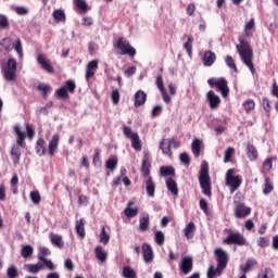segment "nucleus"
<instances>
[{"instance_id":"nucleus-1","label":"nucleus","mask_w":278,"mask_h":278,"mask_svg":"<svg viewBox=\"0 0 278 278\" xmlns=\"http://www.w3.org/2000/svg\"><path fill=\"white\" fill-rule=\"evenodd\" d=\"M238 41L239 45L236 46V49L243 64H245L250 71H255V66L253 65V48L251 47V41L247 40L244 36H239Z\"/></svg>"},{"instance_id":"nucleus-2","label":"nucleus","mask_w":278,"mask_h":278,"mask_svg":"<svg viewBox=\"0 0 278 278\" xmlns=\"http://www.w3.org/2000/svg\"><path fill=\"white\" fill-rule=\"evenodd\" d=\"M214 254L217 260V268L214 269V266H211L207 270V278L220 275V271L225 270V268H227V264H229V253H227L223 248L215 249Z\"/></svg>"},{"instance_id":"nucleus-3","label":"nucleus","mask_w":278,"mask_h":278,"mask_svg":"<svg viewBox=\"0 0 278 278\" xmlns=\"http://www.w3.org/2000/svg\"><path fill=\"white\" fill-rule=\"evenodd\" d=\"M200 188L202 189L203 194L205 197H212V186L210 185V172L207 162H202L201 169H200Z\"/></svg>"},{"instance_id":"nucleus-4","label":"nucleus","mask_w":278,"mask_h":278,"mask_svg":"<svg viewBox=\"0 0 278 278\" xmlns=\"http://www.w3.org/2000/svg\"><path fill=\"white\" fill-rule=\"evenodd\" d=\"M236 169L230 168L226 173V186L230 188L231 194L242 185V176L236 175Z\"/></svg>"},{"instance_id":"nucleus-5","label":"nucleus","mask_w":278,"mask_h":278,"mask_svg":"<svg viewBox=\"0 0 278 278\" xmlns=\"http://www.w3.org/2000/svg\"><path fill=\"white\" fill-rule=\"evenodd\" d=\"M116 49L121 51L122 55H129V58H135L136 48L129 43V40L125 39V37L117 38Z\"/></svg>"},{"instance_id":"nucleus-6","label":"nucleus","mask_w":278,"mask_h":278,"mask_svg":"<svg viewBox=\"0 0 278 278\" xmlns=\"http://www.w3.org/2000/svg\"><path fill=\"white\" fill-rule=\"evenodd\" d=\"M123 131L124 136L131 140L132 149H135V151H142V144L140 143V137L138 136V132H134L129 126H123Z\"/></svg>"},{"instance_id":"nucleus-7","label":"nucleus","mask_w":278,"mask_h":278,"mask_svg":"<svg viewBox=\"0 0 278 278\" xmlns=\"http://www.w3.org/2000/svg\"><path fill=\"white\" fill-rule=\"evenodd\" d=\"M207 84L208 86H211V88H214V86H216V88H218L224 98L229 94V87L227 86V80H225V78H210L207 80Z\"/></svg>"},{"instance_id":"nucleus-8","label":"nucleus","mask_w":278,"mask_h":278,"mask_svg":"<svg viewBox=\"0 0 278 278\" xmlns=\"http://www.w3.org/2000/svg\"><path fill=\"white\" fill-rule=\"evenodd\" d=\"M225 244H238L239 247H244L247 244V240L244 236L240 232H229L227 238L224 240Z\"/></svg>"},{"instance_id":"nucleus-9","label":"nucleus","mask_w":278,"mask_h":278,"mask_svg":"<svg viewBox=\"0 0 278 278\" xmlns=\"http://www.w3.org/2000/svg\"><path fill=\"white\" fill-rule=\"evenodd\" d=\"M174 143V147H177V141L175 140H170V139H163L160 142V149L163 153V155H167L168 157H170V155H173V151L170 150L172 144Z\"/></svg>"},{"instance_id":"nucleus-10","label":"nucleus","mask_w":278,"mask_h":278,"mask_svg":"<svg viewBox=\"0 0 278 278\" xmlns=\"http://www.w3.org/2000/svg\"><path fill=\"white\" fill-rule=\"evenodd\" d=\"M251 214V207L244 205L243 203L237 204L235 208V215L237 218H247Z\"/></svg>"},{"instance_id":"nucleus-11","label":"nucleus","mask_w":278,"mask_h":278,"mask_svg":"<svg viewBox=\"0 0 278 278\" xmlns=\"http://www.w3.org/2000/svg\"><path fill=\"white\" fill-rule=\"evenodd\" d=\"M180 270H182L184 275H188L192 271V257L185 256L181 260Z\"/></svg>"},{"instance_id":"nucleus-12","label":"nucleus","mask_w":278,"mask_h":278,"mask_svg":"<svg viewBox=\"0 0 278 278\" xmlns=\"http://www.w3.org/2000/svg\"><path fill=\"white\" fill-rule=\"evenodd\" d=\"M142 255L146 264H151V262H153V249L149 243L142 245Z\"/></svg>"},{"instance_id":"nucleus-13","label":"nucleus","mask_w":278,"mask_h":278,"mask_svg":"<svg viewBox=\"0 0 278 278\" xmlns=\"http://www.w3.org/2000/svg\"><path fill=\"white\" fill-rule=\"evenodd\" d=\"M206 99L212 110H216V108L220 105V98L216 93H214V91H208L206 94Z\"/></svg>"},{"instance_id":"nucleus-14","label":"nucleus","mask_w":278,"mask_h":278,"mask_svg":"<svg viewBox=\"0 0 278 278\" xmlns=\"http://www.w3.org/2000/svg\"><path fill=\"white\" fill-rule=\"evenodd\" d=\"M147 103V93L142 90H139L135 94V108H140Z\"/></svg>"},{"instance_id":"nucleus-15","label":"nucleus","mask_w":278,"mask_h":278,"mask_svg":"<svg viewBox=\"0 0 278 278\" xmlns=\"http://www.w3.org/2000/svg\"><path fill=\"white\" fill-rule=\"evenodd\" d=\"M14 132L17 136V138H16L17 147L25 148V137H26L25 131L21 130V126H15L14 127Z\"/></svg>"},{"instance_id":"nucleus-16","label":"nucleus","mask_w":278,"mask_h":278,"mask_svg":"<svg viewBox=\"0 0 278 278\" xmlns=\"http://www.w3.org/2000/svg\"><path fill=\"white\" fill-rule=\"evenodd\" d=\"M216 62V53L212 51H206L203 55V64L204 66H212Z\"/></svg>"},{"instance_id":"nucleus-17","label":"nucleus","mask_w":278,"mask_h":278,"mask_svg":"<svg viewBox=\"0 0 278 278\" xmlns=\"http://www.w3.org/2000/svg\"><path fill=\"white\" fill-rule=\"evenodd\" d=\"M96 257L99 262H106L108 261V251L103 250V247L98 245L94 249Z\"/></svg>"},{"instance_id":"nucleus-18","label":"nucleus","mask_w":278,"mask_h":278,"mask_svg":"<svg viewBox=\"0 0 278 278\" xmlns=\"http://www.w3.org/2000/svg\"><path fill=\"white\" fill-rule=\"evenodd\" d=\"M37 62L42 66L43 71H51V61L45 54H38Z\"/></svg>"},{"instance_id":"nucleus-19","label":"nucleus","mask_w":278,"mask_h":278,"mask_svg":"<svg viewBox=\"0 0 278 278\" xmlns=\"http://www.w3.org/2000/svg\"><path fill=\"white\" fill-rule=\"evenodd\" d=\"M11 157L14 166H18V162H21V148L18 146H13L11 150Z\"/></svg>"},{"instance_id":"nucleus-20","label":"nucleus","mask_w":278,"mask_h":278,"mask_svg":"<svg viewBox=\"0 0 278 278\" xmlns=\"http://www.w3.org/2000/svg\"><path fill=\"white\" fill-rule=\"evenodd\" d=\"M146 190L148 192V197H155V182H153V178H151V176L146 180Z\"/></svg>"},{"instance_id":"nucleus-21","label":"nucleus","mask_w":278,"mask_h":278,"mask_svg":"<svg viewBox=\"0 0 278 278\" xmlns=\"http://www.w3.org/2000/svg\"><path fill=\"white\" fill-rule=\"evenodd\" d=\"M203 147V141L201 139H195L191 144V150L194 157H199L201 155V148Z\"/></svg>"},{"instance_id":"nucleus-22","label":"nucleus","mask_w":278,"mask_h":278,"mask_svg":"<svg viewBox=\"0 0 278 278\" xmlns=\"http://www.w3.org/2000/svg\"><path fill=\"white\" fill-rule=\"evenodd\" d=\"M58 142H60V136L53 135L52 139L49 142L50 155H55V151L58 150Z\"/></svg>"},{"instance_id":"nucleus-23","label":"nucleus","mask_w":278,"mask_h":278,"mask_svg":"<svg viewBox=\"0 0 278 278\" xmlns=\"http://www.w3.org/2000/svg\"><path fill=\"white\" fill-rule=\"evenodd\" d=\"M195 226L194 223H189L186 228L184 229V233H185V238H187V240H192V238H194V230H195Z\"/></svg>"},{"instance_id":"nucleus-24","label":"nucleus","mask_w":278,"mask_h":278,"mask_svg":"<svg viewBox=\"0 0 278 278\" xmlns=\"http://www.w3.org/2000/svg\"><path fill=\"white\" fill-rule=\"evenodd\" d=\"M52 16L56 23H66V13L63 10H54Z\"/></svg>"},{"instance_id":"nucleus-25","label":"nucleus","mask_w":278,"mask_h":278,"mask_svg":"<svg viewBox=\"0 0 278 278\" xmlns=\"http://www.w3.org/2000/svg\"><path fill=\"white\" fill-rule=\"evenodd\" d=\"M166 187L167 190H169L170 193L174 194V197H177L179 194V189L177 188V182L173 178H168L166 180Z\"/></svg>"},{"instance_id":"nucleus-26","label":"nucleus","mask_w":278,"mask_h":278,"mask_svg":"<svg viewBox=\"0 0 278 278\" xmlns=\"http://www.w3.org/2000/svg\"><path fill=\"white\" fill-rule=\"evenodd\" d=\"M24 268L28 271V273H33L36 274L39 270H42V268H45V265H42V263H37V264H26L24 265Z\"/></svg>"},{"instance_id":"nucleus-27","label":"nucleus","mask_w":278,"mask_h":278,"mask_svg":"<svg viewBox=\"0 0 278 278\" xmlns=\"http://www.w3.org/2000/svg\"><path fill=\"white\" fill-rule=\"evenodd\" d=\"M84 219L76 220L75 229L79 238H86V229L84 228Z\"/></svg>"},{"instance_id":"nucleus-28","label":"nucleus","mask_w":278,"mask_h":278,"mask_svg":"<svg viewBox=\"0 0 278 278\" xmlns=\"http://www.w3.org/2000/svg\"><path fill=\"white\" fill-rule=\"evenodd\" d=\"M122 276L124 278H138V275L136 274V270L131 268L130 266H124L122 270Z\"/></svg>"},{"instance_id":"nucleus-29","label":"nucleus","mask_w":278,"mask_h":278,"mask_svg":"<svg viewBox=\"0 0 278 278\" xmlns=\"http://www.w3.org/2000/svg\"><path fill=\"white\" fill-rule=\"evenodd\" d=\"M256 264L257 261H255V258H249L245 265L240 266V269L242 270L243 275H247V273H249V270H251Z\"/></svg>"},{"instance_id":"nucleus-30","label":"nucleus","mask_w":278,"mask_h":278,"mask_svg":"<svg viewBox=\"0 0 278 278\" xmlns=\"http://www.w3.org/2000/svg\"><path fill=\"white\" fill-rule=\"evenodd\" d=\"M151 224V219L149 218V215H144L139 219V229L140 231H147L149 229V225Z\"/></svg>"},{"instance_id":"nucleus-31","label":"nucleus","mask_w":278,"mask_h":278,"mask_svg":"<svg viewBox=\"0 0 278 278\" xmlns=\"http://www.w3.org/2000/svg\"><path fill=\"white\" fill-rule=\"evenodd\" d=\"M21 255L24 260H27L31 255H34V247L31 245H22Z\"/></svg>"},{"instance_id":"nucleus-32","label":"nucleus","mask_w":278,"mask_h":278,"mask_svg":"<svg viewBox=\"0 0 278 278\" xmlns=\"http://www.w3.org/2000/svg\"><path fill=\"white\" fill-rule=\"evenodd\" d=\"M74 5H76V8L80 10L83 14H86V12L90 10V8L88 7V2H86V0H74Z\"/></svg>"},{"instance_id":"nucleus-33","label":"nucleus","mask_w":278,"mask_h":278,"mask_svg":"<svg viewBox=\"0 0 278 278\" xmlns=\"http://www.w3.org/2000/svg\"><path fill=\"white\" fill-rule=\"evenodd\" d=\"M0 47L7 52L10 53L12 51V39L5 37L0 40Z\"/></svg>"},{"instance_id":"nucleus-34","label":"nucleus","mask_w":278,"mask_h":278,"mask_svg":"<svg viewBox=\"0 0 278 278\" xmlns=\"http://www.w3.org/2000/svg\"><path fill=\"white\" fill-rule=\"evenodd\" d=\"M248 157L251 162H255L257 160V149L253 144H248Z\"/></svg>"},{"instance_id":"nucleus-35","label":"nucleus","mask_w":278,"mask_h":278,"mask_svg":"<svg viewBox=\"0 0 278 278\" xmlns=\"http://www.w3.org/2000/svg\"><path fill=\"white\" fill-rule=\"evenodd\" d=\"M12 48L16 51L18 58H23V41H21V38L12 43Z\"/></svg>"},{"instance_id":"nucleus-36","label":"nucleus","mask_w":278,"mask_h":278,"mask_svg":"<svg viewBox=\"0 0 278 278\" xmlns=\"http://www.w3.org/2000/svg\"><path fill=\"white\" fill-rule=\"evenodd\" d=\"M192 42H194V39L192 35H189L187 41L184 43V49L187 51L189 58H192Z\"/></svg>"},{"instance_id":"nucleus-37","label":"nucleus","mask_w":278,"mask_h":278,"mask_svg":"<svg viewBox=\"0 0 278 278\" xmlns=\"http://www.w3.org/2000/svg\"><path fill=\"white\" fill-rule=\"evenodd\" d=\"M131 205H134V202H129L127 207L125 208V215L128 218H134L138 214V207L131 208Z\"/></svg>"},{"instance_id":"nucleus-38","label":"nucleus","mask_w":278,"mask_h":278,"mask_svg":"<svg viewBox=\"0 0 278 278\" xmlns=\"http://www.w3.org/2000/svg\"><path fill=\"white\" fill-rule=\"evenodd\" d=\"M160 173L162 177H170V175H175V168L173 166H162Z\"/></svg>"},{"instance_id":"nucleus-39","label":"nucleus","mask_w":278,"mask_h":278,"mask_svg":"<svg viewBox=\"0 0 278 278\" xmlns=\"http://www.w3.org/2000/svg\"><path fill=\"white\" fill-rule=\"evenodd\" d=\"M51 242L58 249H62V247H64V241H62V236L60 235H52Z\"/></svg>"},{"instance_id":"nucleus-40","label":"nucleus","mask_w":278,"mask_h":278,"mask_svg":"<svg viewBox=\"0 0 278 278\" xmlns=\"http://www.w3.org/2000/svg\"><path fill=\"white\" fill-rule=\"evenodd\" d=\"M29 197L34 205H39L40 201H42V198L40 197V191L38 190L30 191Z\"/></svg>"},{"instance_id":"nucleus-41","label":"nucleus","mask_w":278,"mask_h":278,"mask_svg":"<svg viewBox=\"0 0 278 278\" xmlns=\"http://www.w3.org/2000/svg\"><path fill=\"white\" fill-rule=\"evenodd\" d=\"M38 260L39 262H42L46 266V268H48V270H55V265H53V262H51V260H48L47 257L42 256V255H38Z\"/></svg>"},{"instance_id":"nucleus-42","label":"nucleus","mask_w":278,"mask_h":278,"mask_svg":"<svg viewBox=\"0 0 278 278\" xmlns=\"http://www.w3.org/2000/svg\"><path fill=\"white\" fill-rule=\"evenodd\" d=\"M46 142L43 141V139H38L37 141V146H36V152L39 154V155H45L46 151H47V148L46 147Z\"/></svg>"},{"instance_id":"nucleus-43","label":"nucleus","mask_w":278,"mask_h":278,"mask_svg":"<svg viewBox=\"0 0 278 278\" xmlns=\"http://www.w3.org/2000/svg\"><path fill=\"white\" fill-rule=\"evenodd\" d=\"M255 28V18H251L247 24H245V27H244V34L245 36H253V33H251V29H254Z\"/></svg>"},{"instance_id":"nucleus-44","label":"nucleus","mask_w":278,"mask_h":278,"mask_svg":"<svg viewBox=\"0 0 278 278\" xmlns=\"http://www.w3.org/2000/svg\"><path fill=\"white\" fill-rule=\"evenodd\" d=\"M117 165H118V159L116 157L109 159L105 163V167L109 170H115Z\"/></svg>"},{"instance_id":"nucleus-45","label":"nucleus","mask_w":278,"mask_h":278,"mask_svg":"<svg viewBox=\"0 0 278 278\" xmlns=\"http://www.w3.org/2000/svg\"><path fill=\"white\" fill-rule=\"evenodd\" d=\"M0 29H10V20L3 14H0Z\"/></svg>"},{"instance_id":"nucleus-46","label":"nucleus","mask_w":278,"mask_h":278,"mask_svg":"<svg viewBox=\"0 0 278 278\" xmlns=\"http://www.w3.org/2000/svg\"><path fill=\"white\" fill-rule=\"evenodd\" d=\"M100 242L102 244H108L110 242V235L105 231V227L102 226L101 232H100Z\"/></svg>"},{"instance_id":"nucleus-47","label":"nucleus","mask_w":278,"mask_h":278,"mask_svg":"<svg viewBox=\"0 0 278 278\" xmlns=\"http://www.w3.org/2000/svg\"><path fill=\"white\" fill-rule=\"evenodd\" d=\"M63 88H65V90H67V92L73 94L75 92V88H77V85L73 80H67L65 83V85L63 86Z\"/></svg>"},{"instance_id":"nucleus-48","label":"nucleus","mask_w":278,"mask_h":278,"mask_svg":"<svg viewBox=\"0 0 278 278\" xmlns=\"http://www.w3.org/2000/svg\"><path fill=\"white\" fill-rule=\"evenodd\" d=\"M154 240H155L156 244L162 247V244H164V241H165L164 232H162V230H157L155 232Z\"/></svg>"},{"instance_id":"nucleus-49","label":"nucleus","mask_w":278,"mask_h":278,"mask_svg":"<svg viewBox=\"0 0 278 278\" xmlns=\"http://www.w3.org/2000/svg\"><path fill=\"white\" fill-rule=\"evenodd\" d=\"M11 189L13 194H16L18 192V176H13L11 179Z\"/></svg>"},{"instance_id":"nucleus-50","label":"nucleus","mask_w":278,"mask_h":278,"mask_svg":"<svg viewBox=\"0 0 278 278\" xmlns=\"http://www.w3.org/2000/svg\"><path fill=\"white\" fill-rule=\"evenodd\" d=\"M8 278H16L18 277V268L16 266H11L7 270Z\"/></svg>"},{"instance_id":"nucleus-51","label":"nucleus","mask_w":278,"mask_h":278,"mask_svg":"<svg viewBox=\"0 0 278 278\" xmlns=\"http://www.w3.org/2000/svg\"><path fill=\"white\" fill-rule=\"evenodd\" d=\"M226 64L231 71H238V67H236V61L231 55L226 56Z\"/></svg>"},{"instance_id":"nucleus-52","label":"nucleus","mask_w":278,"mask_h":278,"mask_svg":"<svg viewBox=\"0 0 278 278\" xmlns=\"http://www.w3.org/2000/svg\"><path fill=\"white\" fill-rule=\"evenodd\" d=\"M236 150L231 147H229L226 151H225V156H224V162L225 164H227L228 162H231V156L233 155V152Z\"/></svg>"},{"instance_id":"nucleus-53","label":"nucleus","mask_w":278,"mask_h":278,"mask_svg":"<svg viewBox=\"0 0 278 278\" xmlns=\"http://www.w3.org/2000/svg\"><path fill=\"white\" fill-rule=\"evenodd\" d=\"M243 108H244L245 112L249 114V112L255 110V102L253 100H247L243 103Z\"/></svg>"},{"instance_id":"nucleus-54","label":"nucleus","mask_w":278,"mask_h":278,"mask_svg":"<svg viewBox=\"0 0 278 278\" xmlns=\"http://www.w3.org/2000/svg\"><path fill=\"white\" fill-rule=\"evenodd\" d=\"M273 160H274L273 157H268L263 163V168L265 173H270V170L273 169Z\"/></svg>"},{"instance_id":"nucleus-55","label":"nucleus","mask_w":278,"mask_h":278,"mask_svg":"<svg viewBox=\"0 0 278 278\" xmlns=\"http://www.w3.org/2000/svg\"><path fill=\"white\" fill-rule=\"evenodd\" d=\"M150 166H151V165L149 164V161H147V159H144V160L142 161L141 170H142V173H143V175H144L146 177H149V174L151 173V170L149 169Z\"/></svg>"},{"instance_id":"nucleus-56","label":"nucleus","mask_w":278,"mask_h":278,"mask_svg":"<svg viewBox=\"0 0 278 278\" xmlns=\"http://www.w3.org/2000/svg\"><path fill=\"white\" fill-rule=\"evenodd\" d=\"M4 79L7 81H14V79H16V72H14V71H5L4 72Z\"/></svg>"},{"instance_id":"nucleus-57","label":"nucleus","mask_w":278,"mask_h":278,"mask_svg":"<svg viewBox=\"0 0 278 278\" xmlns=\"http://www.w3.org/2000/svg\"><path fill=\"white\" fill-rule=\"evenodd\" d=\"M58 97L60 99H68V91L66 90V87H61L56 90Z\"/></svg>"},{"instance_id":"nucleus-58","label":"nucleus","mask_w":278,"mask_h":278,"mask_svg":"<svg viewBox=\"0 0 278 278\" xmlns=\"http://www.w3.org/2000/svg\"><path fill=\"white\" fill-rule=\"evenodd\" d=\"M15 12L18 16H27V14H29V9L25 7H16Z\"/></svg>"},{"instance_id":"nucleus-59","label":"nucleus","mask_w":278,"mask_h":278,"mask_svg":"<svg viewBox=\"0 0 278 278\" xmlns=\"http://www.w3.org/2000/svg\"><path fill=\"white\" fill-rule=\"evenodd\" d=\"M37 88L40 92H42L43 97H47V94L51 92V87L49 85H39Z\"/></svg>"},{"instance_id":"nucleus-60","label":"nucleus","mask_w":278,"mask_h":278,"mask_svg":"<svg viewBox=\"0 0 278 278\" xmlns=\"http://www.w3.org/2000/svg\"><path fill=\"white\" fill-rule=\"evenodd\" d=\"M7 70L16 71V59H9L7 63Z\"/></svg>"},{"instance_id":"nucleus-61","label":"nucleus","mask_w":278,"mask_h":278,"mask_svg":"<svg viewBox=\"0 0 278 278\" xmlns=\"http://www.w3.org/2000/svg\"><path fill=\"white\" fill-rule=\"evenodd\" d=\"M97 68H99V61L97 60L90 61L87 65V71H97Z\"/></svg>"},{"instance_id":"nucleus-62","label":"nucleus","mask_w":278,"mask_h":278,"mask_svg":"<svg viewBox=\"0 0 278 278\" xmlns=\"http://www.w3.org/2000/svg\"><path fill=\"white\" fill-rule=\"evenodd\" d=\"M112 101L116 105L118 104V101H121V93H118V90H113L112 91Z\"/></svg>"},{"instance_id":"nucleus-63","label":"nucleus","mask_w":278,"mask_h":278,"mask_svg":"<svg viewBox=\"0 0 278 278\" xmlns=\"http://www.w3.org/2000/svg\"><path fill=\"white\" fill-rule=\"evenodd\" d=\"M180 162L182 164H185L186 166H188V164H190V156L188 155V153H181L180 154Z\"/></svg>"},{"instance_id":"nucleus-64","label":"nucleus","mask_w":278,"mask_h":278,"mask_svg":"<svg viewBox=\"0 0 278 278\" xmlns=\"http://www.w3.org/2000/svg\"><path fill=\"white\" fill-rule=\"evenodd\" d=\"M195 10H197V7L194 5V3H190L187 7V14H188V16H194Z\"/></svg>"}]
</instances>
